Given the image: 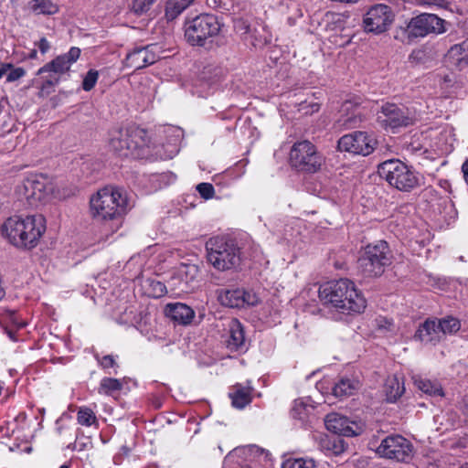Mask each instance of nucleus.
Returning a JSON list of instances; mask_svg holds the SVG:
<instances>
[{
    "label": "nucleus",
    "instance_id": "obj_1",
    "mask_svg": "<svg viewBox=\"0 0 468 468\" xmlns=\"http://www.w3.org/2000/svg\"><path fill=\"white\" fill-rule=\"evenodd\" d=\"M90 206L92 218L101 224L105 236L122 227L123 217L131 208L125 190L114 186L100 189L90 197Z\"/></svg>",
    "mask_w": 468,
    "mask_h": 468
},
{
    "label": "nucleus",
    "instance_id": "obj_2",
    "mask_svg": "<svg viewBox=\"0 0 468 468\" xmlns=\"http://www.w3.org/2000/svg\"><path fill=\"white\" fill-rule=\"evenodd\" d=\"M322 303L344 314H361L367 302L354 282L348 279L331 281L319 289Z\"/></svg>",
    "mask_w": 468,
    "mask_h": 468
},
{
    "label": "nucleus",
    "instance_id": "obj_3",
    "mask_svg": "<svg viewBox=\"0 0 468 468\" xmlns=\"http://www.w3.org/2000/svg\"><path fill=\"white\" fill-rule=\"evenodd\" d=\"M46 230L41 215L8 218L2 226L3 235L16 247L34 248Z\"/></svg>",
    "mask_w": 468,
    "mask_h": 468
},
{
    "label": "nucleus",
    "instance_id": "obj_4",
    "mask_svg": "<svg viewBox=\"0 0 468 468\" xmlns=\"http://www.w3.org/2000/svg\"><path fill=\"white\" fill-rule=\"evenodd\" d=\"M449 23L434 14L422 13L416 16L405 27L397 29L395 38L410 44L430 34L440 35L447 31Z\"/></svg>",
    "mask_w": 468,
    "mask_h": 468
},
{
    "label": "nucleus",
    "instance_id": "obj_5",
    "mask_svg": "<svg viewBox=\"0 0 468 468\" xmlns=\"http://www.w3.org/2000/svg\"><path fill=\"white\" fill-rule=\"evenodd\" d=\"M208 262L218 271H226L240 263V249L235 240L225 237H213L206 242Z\"/></svg>",
    "mask_w": 468,
    "mask_h": 468
},
{
    "label": "nucleus",
    "instance_id": "obj_6",
    "mask_svg": "<svg viewBox=\"0 0 468 468\" xmlns=\"http://www.w3.org/2000/svg\"><path fill=\"white\" fill-rule=\"evenodd\" d=\"M378 173L389 186L399 191L410 192L420 186V175L399 159H389L379 164Z\"/></svg>",
    "mask_w": 468,
    "mask_h": 468
},
{
    "label": "nucleus",
    "instance_id": "obj_7",
    "mask_svg": "<svg viewBox=\"0 0 468 468\" xmlns=\"http://www.w3.org/2000/svg\"><path fill=\"white\" fill-rule=\"evenodd\" d=\"M149 142L145 130L128 126L112 132L110 147L118 155L128 157L139 155L138 151L147 146Z\"/></svg>",
    "mask_w": 468,
    "mask_h": 468
},
{
    "label": "nucleus",
    "instance_id": "obj_8",
    "mask_svg": "<svg viewBox=\"0 0 468 468\" xmlns=\"http://www.w3.org/2000/svg\"><path fill=\"white\" fill-rule=\"evenodd\" d=\"M370 449L378 457L398 463H409L414 454L413 444L399 434L387 435L379 442L371 441Z\"/></svg>",
    "mask_w": 468,
    "mask_h": 468
},
{
    "label": "nucleus",
    "instance_id": "obj_9",
    "mask_svg": "<svg viewBox=\"0 0 468 468\" xmlns=\"http://www.w3.org/2000/svg\"><path fill=\"white\" fill-rule=\"evenodd\" d=\"M390 263L391 254L385 240L367 245L358 259V267L367 277L380 276Z\"/></svg>",
    "mask_w": 468,
    "mask_h": 468
},
{
    "label": "nucleus",
    "instance_id": "obj_10",
    "mask_svg": "<svg viewBox=\"0 0 468 468\" xmlns=\"http://www.w3.org/2000/svg\"><path fill=\"white\" fill-rule=\"evenodd\" d=\"M221 25L214 15L201 14L185 26V37L192 46H203L207 39L217 36Z\"/></svg>",
    "mask_w": 468,
    "mask_h": 468
},
{
    "label": "nucleus",
    "instance_id": "obj_11",
    "mask_svg": "<svg viewBox=\"0 0 468 468\" xmlns=\"http://www.w3.org/2000/svg\"><path fill=\"white\" fill-rule=\"evenodd\" d=\"M290 164L298 171L315 173L323 164V157L311 142L301 141L290 151Z\"/></svg>",
    "mask_w": 468,
    "mask_h": 468
},
{
    "label": "nucleus",
    "instance_id": "obj_12",
    "mask_svg": "<svg viewBox=\"0 0 468 468\" xmlns=\"http://www.w3.org/2000/svg\"><path fill=\"white\" fill-rule=\"evenodd\" d=\"M419 115L414 109L385 103L378 116V121L384 128L408 127L417 122Z\"/></svg>",
    "mask_w": 468,
    "mask_h": 468
},
{
    "label": "nucleus",
    "instance_id": "obj_13",
    "mask_svg": "<svg viewBox=\"0 0 468 468\" xmlns=\"http://www.w3.org/2000/svg\"><path fill=\"white\" fill-rule=\"evenodd\" d=\"M377 144L378 141L372 133L356 131L343 135L337 146L340 151L367 156L374 152Z\"/></svg>",
    "mask_w": 468,
    "mask_h": 468
},
{
    "label": "nucleus",
    "instance_id": "obj_14",
    "mask_svg": "<svg viewBox=\"0 0 468 468\" xmlns=\"http://www.w3.org/2000/svg\"><path fill=\"white\" fill-rule=\"evenodd\" d=\"M393 20L394 15L391 8L378 4L370 7L365 14L363 26L366 32L381 34L390 27Z\"/></svg>",
    "mask_w": 468,
    "mask_h": 468
},
{
    "label": "nucleus",
    "instance_id": "obj_15",
    "mask_svg": "<svg viewBox=\"0 0 468 468\" xmlns=\"http://www.w3.org/2000/svg\"><path fill=\"white\" fill-rule=\"evenodd\" d=\"M324 424L328 431L346 437L358 436L364 431L361 421L351 420L338 411H331L325 416Z\"/></svg>",
    "mask_w": 468,
    "mask_h": 468
},
{
    "label": "nucleus",
    "instance_id": "obj_16",
    "mask_svg": "<svg viewBox=\"0 0 468 468\" xmlns=\"http://www.w3.org/2000/svg\"><path fill=\"white\" fill-rule=\"evenodd\" d=\"M24 190L25 197L29 204L37 206L38 202L44 201L51 193L52 186L44 176L34 175L24 181Z\"/></svg>",
    "mask_w": 468,
    "mask_h": 468
},
{
    "label": "nucleus",
    "instance_id": "obj_17",
    "mask_svg": "<svg viewBox=\"0 0 468 468\" xmlns=\"http://www.w3.org/2000/svg\"><path fill=\"white\" fill-rule=\"evenodd\" d=\"M156 48V45L133 48L126 55L123 60L124 67L137 70L154 64L159 58L155 52Z\"/></svg>",
    "mask_w": 468,
    "mask_h": 468
},
{
    "label": "nucleus",
    "instance_id": "obj_18",
    "mask_svg": "<svg viewBox=\"0 0 468 468\" xmlns=\"http://www.w3.org/2000/svg\"><path fill=\"white\" fill-rule=\"evenodd\" d=\"M80 49L77 47H72L69 52L56 57L54 59L45 64L37 70V75L46 73H53L56 76H60L67 73L71 65L77 61L80 56Z\"/></svg>",
    "mask_w": 468,
    "mask_h": 468
},
{
    "label": "nucleus",
    "instance_id": "obj_19",
    "mask_svg": "<svg viewBox=\"0 0 468 468\" xmlns=\"http://www.w3.org/2000/svg\"><path fill=\"white\" fill-rule=\"evenodd\" d=\"M318 447L326 455L338 456L344 453L347 449V444L344 439L336 436H330L324 433H316L314 435Z\"/></svg>",
    "mask_w": 468,
    "mask_h": 468
},
{
    "label": "nucleus",
    "instance_id": "obj_20",
    "mask_svg": "<svg viewBox=\"0 0 468 468\" xmlns=\"http://www.w3.org/2000/svg\"><path fill=\"white\" fill-rule=\"evenodd\" d=\"M229 338L227 347L232 351H244L247 349L244 328L238 319H231L229 324Z\"/></svg>",
    "mask_w": 468,
    "mask_h": 468
},
{
    "label": "nucleus",
    "instance_id": "obj_21",
    "mask_svg": "<svg viewBox=\"0 0 468 468\" xmlns=\"http://www.w3.org/2000/svg\"><path fill=\"white\" fill-rule=\"evenodd\" d=\"M167 317L179 324H190L195 317V311L182 303H168L165 309Z\"/></svg>",
    "mask_w": 468,
    "mask_h": 468
},
{
    "label": "nucleus",
    "instance_id": "obj_22",
    "mask_svg": "<svg viewBox=\"0 0 468 468\" xmlns=\"http://www.w3.org/2000/svg\"><path fill=\"white\" fill-rule=\"evenodd\" d=\"M253 393L254 389L251 386L237 383L230 387L229 397L234 408L243 409L251 402Z\"/></svg>",
    "mask_w": 468,
    "mask_h": 468
},
{
    "label": "nucleus",
    "instance_id": "obj_23",
    "mask_svg": "<svg viewBox=\"0 0 468 468\" xmlns=\"http://www.w3.org/2000/svg\"><path fill=\"white\" fill-rule=\"evenodd\" d=\"M0 324L10 339L16 341V330L23 328L26 325V323L18 317L16 311L3 309L0 313Z\"/></svg>",
    "mask_w": 468,
    "mask_h": 468
},
{
    "label": "nucleus",
    "instance_id": "obj_24",
    "mask_svg": "<svg viewBox=\"0 0 468 468\" xmlns=\"http://www.w3.org/2000/svg\"><path fill=\"white\" fill-rule=\"evenodd\" d=\"M415 337L425 344L432 345H435L442 339L436 320L425 321L417 330Z\"/></svg>",
    "mask_w": 468,
    "mask_h": 468
},
{
    "label": "nucleus",
    "instance_id": "obj_25",
    "mask_svg": "<svg viewBox=\"0 0 468 468\" xmlns=\"http://www.w3.org/2000/svg\"><path fill=\"white\" fill-rule=\"evenodd\" d=\"M341 118L338 122L346 129L355 128L361 121V111L352 101H345L341 107Z\"/></svg>",
    "mask_w": 468,
    "mask_h": 468
},
{
    "label": "nucleus",
    "instance_id": "obj_26",
    "mask_svg": "<svg viewBox=\"0 0 468 468\" xmlns=\"http://www.w3.org/2000/svg\"><path fill=\"white\" fill-rule=\"evenodd\" d=\"M412 381L419 390L429 396L441 398L444 396L442 387L437 380H431L420 375H414L412 376Z\"/></svg>",
    "mask_w": 468,
    "mask_h": 468
},
{
    "label": "nucleus",
    "instance_id": "obj_27",
    "mask_svg": "<svg viewBox=\"0 0 468 468\" xmlns=\"http://www.w3.org/2000/svg\"><path fill=\"white\" fill-rule=\"evenodd\" d=\"M360 388V383L355 378H343L337 381L333 388L332 392L335 398L344 399L347 397L352 396Z\"/></svg>",
    "mask_w": 468,
    "mask_h": 468
},
{
    "label": "nucleus",
    "instance_id": "obj_28",
    "mask_svg": "<svg viewBox=\"0 0 468 468\" xmlns=\"http://www.w3.org/2000/svg\"><path fill=\"white\" fill-rule=\"evenodd\" d=\"M244 290L243 289H229L223 290L218 293V300L221 304L230 308L244 307Z\"/></svg>",
    "mask_w": 468,
    "mask_h": 468
},
{
    "label": "nucleus",
    "instance_id": "obj_29",
    "mask_svg": "<svg viewBox=\"0 0 468 468\" xmlns=\"http://www.w3.org/2000/svg\"><path fill=\"white\" fill-rule=\"evenodd\" d=\"M405 391L404 382L400 381L396 375L388 377L384 385L386 399L388 402H395Z\"/></svg>",
    "mask_w": 468,
    "mask_h": 468
},
{
    "label": "nucleus",
    "instance_id": "obj_30",
    "mask_svg": "<svg viewBox=\"0 0 468 468\" xmlns=\"http://www.w3.org/2000/svg\"><path fill=\"white\" fill-rule=\"evenodd\" d=\"M448 58L460 69L468 65V38L461 44L452 46L448 51Z\"/></svg>",
    "mask_w": 468,
    "mask_h": 468
},
{
    "label": "nucleus",
    "instance_id": "obj_31",
    "mask_svg": "<svg viewBox=\"0 0 468 468\" xmlns=\"http://www.w3.org/2000/svg\"><path fill=\"white\" fill-rule=\"evenodd\" d=\"M29 9L36 15L51 16L58 12V5L51 0H31L28 2Z\"/></svg>",
    "mask_w": 468,
    "mask_h": 468
},
{
    "label": "nucleus",
    "instance_id": "obj_32",
    "mask_svg": "<svg viewBox=\"0 0 468 468\" xmlns=\"http://www.w3.org/2000/svg\"><path fill=\"white\" fill-rule=\"evenodd\" d=\"M48 75H38L39 80H37V87L39 89V96L45 97L48 96L55 90V86H57L60 78L58 76L54 75L53 73H47Z\"/></svg>",
    "mask_w": 468,
    "mask_h": 468
},
{
    "label": "nucleus",
    "instance_id": "obj_33",
    "mask_svg": "<svg viewBox=\"0 0 468 468\" xmlns=\"http://www.w3.org/2000/svg\"><path fill=\"white\" fill-rule=\"evenodd\" d=\"M195 0H168L165 6V17L172 21L186 10Z\"/></svg>",
    "mask_w": 468,
    "mask_h": 468
},
{
    "label": "nucleus",
    "instance_id": "obj_34",
    "mask_svg": "<svg viewBox=\"0 0 468 468\" xmlns=\"http://www.w3.org/2000/svg\"><path fill=\"white\" fill-rule=\"evenodd\" d=\"M439 330L441 333L443 338L446 335H451L458 332L461 328L460 321L452 316H448L437 321Z\"/></svg>",
    "mask_w": 468,
    "mask_h": 468
},
{
    "label": "nucleus",
    "instance_id": "obj_35",
    "mask_svg": "<svg viewBox=\"0 0 468 468\" xmlns=\"http://www.w3.org/2000/svg\"><path fill=\"white\" fill-rule=\"evenodd\" d=\"M122 388V383L117 378H104L100 384L99 391L106 395H114Z\"/></svg>",
    "mask_w": 468,
    "mask_h": 468
},
{
    "label": "nucleus",
    "instance_id": "obj_36",
    "mask_svg": "<svg viewBox=\"0 0 468 468\" xmlns=\"http://www.w3.org/2000/svg\"><path fill=\"white\" fill-rule=\"evenodd\" d=\"M282 468H315V463L312 459L288 458L282 463Z\"/></svg>",
    "mask_w": 468,
    "mask_h": 468
},
{
    "label": "nucleus",
    "instance_id": "obj_37",
    "mask_svg": "<svg viewBox=\"0 0 468 468\" xmlns=\"http://www.w3.org/2000/svg\"><path fill=\"white\" fill-rule=\"evenodd\" d=\"M456 411H440L439 414L434 416L435 422L440 423L441 426H444V430H448L455 426L454 418Z\"/></svg>",
    "mask_w": 468,
    "mask_h": 468
},
{
    "label": "nucleus",
    "instance_id": "obj_38",
    "mask_svg": "<svg viewBox=\"0 0 468 468\" xmlns=\"http://www.w3.org/2000/svg\"><path fill=\"white\" fill-rule=\"evenodd\" d=\"M447 447L452 451L460 450L463 455L468 456V435L450 440Z\"/></svg>",
    "mask_w": 468,
    "mask_h": 468
},
{
    "label": "nucleus",
    "instance_id": "obj_39",
    "mask_svg": "<svg viewBox=\"0 0 468 468\" xmlns=\"http://www.w3.org/2000/svg\"><path fill=\"white\" fill-rule=\"evenodd\" d=\"M99 78V72L96 69H90L87 74L85 75L83 81H82V89L85 91L91 90Z\"/></svg>",
    "mask_w": 468,
    "mask_h": 468
},
{
    "label": "nucleus",
    "instance_id": "obj_40",
    "mask_svg": "<svg viewBox=\"0 0 468 468\" xmlns=\"http://www.w3.org/2000/svg\"><path fill=\"white\" fill-rule=\"evenodd\" d=\"M15 126L12 117L7 113H0V135H5L13 131Z\"/></svg>",
    "mask_w": 468,
    "mask_h": 468
},
{
    "label": "nucleus",
    "instance_id": "obj_41",
    "mask_svg": "<svg viewBox=\"0 0 468 468\" xmlns=\"http://www.w3.org/2000/svg\"><path fill=\"white\" fill-rule=\"evenodd\" d=\"M149 285L151 287V294L154 298H159L166 293V286L159 281L149 280Z\"/></svg>",
    "mask_w": 468,
    "mask_h": 468
},
{
    "label": "nucleus",
    "instance_id": "obj_42",
    "mask_svg": "<svg viewBox=\"0 0 468 468\" xmlns=\"http://www.w3.org/2000/svg\"><path fill=\"white\" fill-rule=\"evenodd\" d=\"M78 421L81 425L91 426L97 423V419L93 411H78Z\"/></svg>",
    "mask_w": 468,
    "mask_h": 468
},
{
    "label": "nucleus",
    "instance_id": "obj_43",
    "mask_svg": "<svg viewBox=\"0 0 468 468\" xmlns=\"http://www.w3.org/2000/svg\"><path fill=\"white\" fill-rule=\"evenodd\" d=\"M197 190L199 193V195L205 199L212 198L215 194L214 186L210 183L198 184L197 186Z\"/></svg>",
    "mask_w": 468,
    "mask_h": 468
},
{
    "label": "nucleus",
    "instance_id": "obj_44",
    "mask_svg": "<svg viewBox=\"0 0 468 468\" xmlns=\"http://www.w3.org/2000/svg\"><path fill=\"white\" fill-rule=\"evenodd\" d=\"M155 0H133V9L137 14H143L149 10Z\"/></svg>",
    "mask_w": 468,
    "mask_h": 468
},
{
    "label": "nucleus",
    "instance_id": "obj_45",
    "mask_svg": "<svg viewBox=\"0 0 468 468\" xmlns=\"http://www.w3.org/2000/svg\"><path fill=\"white\" fill-rule=\"evenodd\" d=\"M95 358L103 369H109L117 367V363L112 355H106L102 357H100L96 355Z\"/></svg>",
    "mask_w": 468,
    "mask_h": 468
},
{
    "label": "nucleus",
    "instance_id": "obj_46",
    "mask_svg": "<svg viewBox=\"0 0 468 468\" xmlns=\"http://www.w3.org/2000/svg\"><path fill=\"white\" fill-rule=\"evenodd\" d=\"M26 75L25 69L18 67V68H12L8 70L6 74V81L7 82H14L21 78H23Z\"/></svg>",
    "mask_w": 468,
    "mask_h": 468
},
{
    "label": "nucleus",
    "instance_id": "obj_47",
    "mask_svg": "<svg viewBox=\"0 0 468 468\" xmlns=\"http://www.w3.org/2000/svg\"><path fill=\"white\" fill-rule=\"evenodd\" d=\"M420 4L422 5L435 6L442 9H446L448 6L446 0H422Z\"/></svg>",
    "mask_w": 468,
    "mask_h": 468
},
{
    "label": "nucleus",
    "instance_id": "obj_48",
    "mask_svg": "<svg viewBox=\"0 0 468 468\" xmlns=\"http://www.w3.org/2000/svg\"><path fill=\"white\" fill-rule=\"evenodd\" d=\"M244 306L245 305H255L258 303L257 295L252 292H247L244 290Z\"/></svg>",
    "mask_w": 468,
    "mask_h": 468
},
{
    "label": "nucleus",
    "instance_id": "obj_49",
    "mask_svg": "<svg viewBox=\"0 0 468 468\" xmlns=\"http://www.w3.org/2000/svg\"><path fill=\"white\" fill-rule=\"evenodd\" d=\"M37 47L42 54L47 53L50 48V44L46 37H41L37 43Z\"/></svg>",
    "mask_w": 468,
    "mask_h": 468
},
{
    "label": "nucleus",
    "instance_id": "obj_50",
    "mask_svg": "<svg viewBox=\"0 0 468 468\" xmlns=\"http://www.w3.org/2000/svg\"><path fill=\"white\" fill-rule=\"evenodd\" d=\"M13 68L12 63L0 62V79Z\"/></svg>",
    "mask_w": 468,
    "mask_h": 468
},
{
    "label": "nucleus",
    "instance_id": "obj_51",
    "mask_svg": "<svg viewBox=\"0 0 468 468\" xmlns=\"http://www.w3.org/2000/svg\"><path fill=\"white\" fill-rule=\"evenodd\" d=\"M307 411H302V410H299V411H294V414H293V419L295 420H299L301 421H303L306 418H307Z\"/></svg>",
    "mask_w": 468,
    "mask_h": 468
},
{
    "label": "nucleus",
    "instance_id": "obj_52",
    "mask_svg": "<svg viewBox=\"0 0 468 468\" xmlns=\"http://www.w3.org/2000/svg\"><path fill=\"white\" fill-rule=\"evenodd\" d=\"M462 172L463 174V178L468 185V159L464 161V163L462 165Z\"/></svg>",
    "mask_w": 468,
    "mask_h": 468
},
{
    "label": "nucleus",
    "instance_id": "obj_53",
    "mask_svg": "<svg viewBox=\"0 0 468 468\" xmlns=\"http://www.w3.org/2000/svg\"><path fill=\"white\" fill-rule=\"evenodd\" d=\"M236 27L239 28L240 30H244V33H248L250 31V26L244 21L238 22Z\"/></svg>",
    "mask_w": 468,
    "mask_h": 468
},
{
    "label": "nucleus",
    "instance_id": "obj_54",
    "mask_svg": "<svg viewBox=\"0 0 468 468\" xmlns=\"http://www.w3.org/2000/svg\"><path fill=\"white\" fill-rule=\"evenodd\" d=\"M310 401V399H306L305 401H303V399H301V400H296L295 401V407L298 408V407H303V408H306V407H313L312 405H309V402Z\"/></svg>",
    "mask_w": 468,
    "mask_h": 468
},
{
    "label": "nucleus",
    "instance_id": "obj_55",
    "mask_svg": "<svg viewBox=\"0 0 468 468\" xmlns=\"http://www.w3.org/2000/svg\"><path fill=\"white\" fill-rule=\"evenodd\" d=\"M37 57V52L36 49H32L28 54V58L35 59Z\"/></svg>",
    "mask_w": 468,
    "mask_h": 468
},
{
    "label": "nucleus",
    "instance_id": "obj_56",
    "mask_svg": "<svg viewBox=\"0 0 468 468\" xmlns=\"http://www.w3.org/2000/svg\"><path fill=\"white\" fill-rule=\"evenodd\" d=\"M154 406L155 408H161L163 406L162 402L160 399H156L154 402Z\"/></svg>",
    "mask_w": 468,
    "mask_h": 468
},
{
    "label": "nucleus",
    "instance_id": "obj_57",
    "mask_svg": "<svg viewBox=\"0 0 468 468\" xmlns=\"http://www.w3.org/2000/svg\"><path fill=\"white\" fill-rule=\"evenodd\" d=\"M70 463H64L62 465H60L58 468H70Z\"/></svg>",
    "mask_w": 468,
    "mask_h": 468
},
{
    "label": "nucleus",
    "instance_id": "obj_58",
    "mask_svg": "<svg viewBox=\"0 0 468 468\" xmlns=\"http://www.w3.org/2000/svg\"><path fill=\"white\" fill-rule=\"evenodd\" d=\"M459 468H468V462L463 463Z\"/></svg>",
    "mask_w": 468,
    "mask_h": 468
},
{
    "label": "nucleus",
    "instance_id": "obj_59",
    "mask_svg": "<svg viewBox=\"0 0 468 468\" xmlns=\"http://www.w3.org/2000/svg\"><path fill=\"white\" fill-rule=\"evenodd\" d=\"M465 405L468 407V397L465 398Z\"/></svg>",
    "mask_w": 468,
    "mask_h": 468
}]
</instances>
